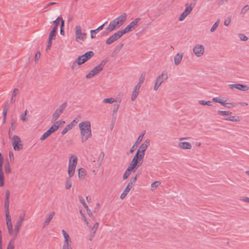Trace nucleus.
<instances>
[{
  "label": "nucleus",
  "instance_id": "obj_1",
  "mask_svg": "<svg viewBox=\"0 0 249 249\" xmlns=\"http://www.w3.org/2000/svg\"><path fill=\"white\" fill-rule=\"evenodd\" d=\"M77 163V157L74 155H71L69 159L68 167V177L66 178L65 180V188L67 190L70 189L72 186L71 178L74 175Z\"/></svg>",
  "mask_w": 249,
  "mask_h": 249
},
{
  "label": "nucleus",
  "instance_id": "obj_2",
  "mask_svg": "<svg viewBox=\"0 0 249 249\" xmlns=\"http://www.w3.org/2000/svg\"><path fill=\"white\" fill-rule=\"evenodd\" d=\"M81 141L85 142L92 137L91 123L89 121L81 122L79 124Z\"/></svg>",
  "mask_w": 249,
  "mask_h": 249
},
{
  "label": "nucleus",
  "instance_id": "obj_3",
  "mask_svg": "<svg viewBox=\"0 0 249 249\" xmlns=\"http://www.w3.org/2000/svg\"><path fill=\"white\" fill-rule=\"evenodd\" d=\"M126 14L125 13L122 14L110 22L109 25L107 28V30L108 32H110L116 29L120 28L125 22L126 20Z\"/></svg>",
  "mask_w": 249,
  "mask_h": 249
},
{
  "label": "nucleus",
  "instance_id": "obj_4",
  "mask_svg": "<svg viewBox=\"0 0 249 249\" xmlns=\"http://www.w3.org/2000/svg\"><path fill=\"white\" fill-rule=\"evenodd\" d=\"M65 122L64 121H58L56 122L46 132L40 137V140L43 141L48 138L51 135L58 130L59 126H63Z\"/></svg>",
  "mask_w": 249,
  "mask_h": 249
},
{
  "label": "nucleus",
  "instance_id": "obj_5",
  "mask_svg": "<svg viewBox=\"0 0 249 249\" xmlns=\"http://www.w3.org/2000/svg\"><path fill=\"white\" fill-rule=\"evenodd\" d=\"M65 122L64 121H58L56 122L46 132L40 137V140L43 141L48 138L51 135L58 130L59 126H63Z\"/></svg>",
  "mask_w": 249,
  "mask_h": 249
},
{
  "label": "nucleus",
  "instance_id": "obj_6",
  "mask_svg": "<svg viewBox=\"0 0 249 249\" xmlns=\"http://www.w3.org/2000/svg\"><path fill=\"white\" fill-rule=\"evenodd\" d=\"M143 159V158L139 156L138 154H136L128 167L135 172L137 168L142 164Z\"/></svg>",
  "mask_w": 249,
  "mask_h": 249
},
{
  "label": "nucleus",
  "instance_id": "obj_7",
  "mask_svg": "<svg viewBox=\"0 0 249 249\" xmlns=\"http://www.w3.org/2000/svg\"><path fill=\"white\" fill-rule=\"evenodd\" d=\"M138 177L139 175L137 174L134 177L131 178H130L129 182L127 183L126 186L125 187V189H124L123 193L120 196V198L121 199H124L126 196L129 191L135 185V184L137 180Z\"/></svg>",
  "mask_w": 249,
  "mask_h": 249
},
{
  "label": "nucleus",
  "instance_id": "obj_8",
  "mask_svg": "<svg viewBox=\"0 0 249 249\" xmlns=\"http://www.w3.org/2000/svg\"><path fill=\"white\" fill-rule=\"evenodd\" d=\"M107 61L104 60H103L98 65L94 67L92 70H91L86 76L87 79H90L96 75L98 74L100 71H101L105 65L107 63Z\"/></svg>",
  "mask_w": 249,
  "mask_h": 249
},
{
  "label": "nucleus",
  "instance_id": "obj_9",
  "mask_svg": "<svg viewBox=\"0 0 249 249\" xmlns=\"http://www.w3.org/2000/svg\"><path fill=\"white\" fill-rule=\"evenodd\" d=\"M62 233L64 239L62 249H73L72 242L69 234L64 230H62Z\"/></svg>",
  "mask_w": 249,
  "mask_h": 249
},
{
  "label": "nucleus",
  "instance_id": "obj_10",
  "mask_svg": "<svg viewBox=\"0 0 249 249\" xmlns=\"http://www.w3.org/2000/svg\"><path fill=\"white\" fill-rule=\"evenodd\" d=\"M12 145L15 151H19L23 149V143L17 135H14L11 139Z\"/></svg>",
  "mask_w": 249,
  "mask_h": 249
},
{
  "label": "nucleus",
  "instance_id": "obj_11",
  "mask_svg": "<svg viewBox=\"0 0 249 249\" xmlns=\"http://www.w3.org/2000/svg\"><path fill=\"white\" fill-rule=\"evenodd\" d=\"M7 229L8 234L9 235L12 236L14 239H15L18 235V231H16L15 230V226L13 228L12 219L5 220Z\"/></svg>",
  "mask_w": 249,
  "mask_h": 249
},
{
  "label": "nucleus",
  "instance_id": "obj_12",
  "mask_svg": "<svg viewBox=\"0 0 249 249\" xmlns=\"http://www.w3.org/2000/svg\"><path fill=\"white\" fill-rule=\"evenodd\" d=\"M94 55L92 51H89L85 54L79 56L75 60V63L78 65H82L89 60Z\"/></svg>",
  "mask_w": 249,
  "mask_h": 249
},
{
  "label": "nucleus",
  "instance_id": "obj_13",
  "mask_svg": "<svg viewBox=\"0 0 249 249\" xmlns=\"http://www.w3.org/2000/svg\"><path fill=\"white\" fill-rule=\"evenodd\" d=\"M217 113L219 115L223 116H230L228 117L225 118L224 119L226 121H229L231 122H239L240 121V118L239 117H236L234 116H230L232 112L230 111H222V110H218Z\"/></svg>",
  "mask_w": 249,
  "mask_h": 249
},
{
  "label": "nucleus",
  "instance_id": "obj_14",
  "mask_svg": "<svg viewBox=\"0 0 249 249\" xmlns=\"http://www.w3.org/2000/svg\"><path fill=\"white\" fill-rule=\"evenodd\" d=\"M75 34V40L76 41H84L87 37V34L82 32V28L80 25H76L74 29Z\"/></svg>",
  "mask_w": 249,
  "mask_h": 249
},
{
  "label": "nucleus",
  "instance_id": "obj_15",
  "mask_svg": "<svg viewBox=\"0 0 249 249\" xmlns=\"http://www.w3.org/2000/svg\"><path fill=\"white\" fill-rule=\"evenodd\" d=\"M150 145V140L149 139L145 140L144 142L139 147L136 154L144 158L145 151Z\"/></svg>",
  "mask_w": 249,
  "mask_h": 249
},
{
  "label": "nucleus",
  "instance_id": "obj_16",
  "mask_svg": "<svg viewBox=\"0 0 249 249\" xmlns=\"http://www.w3.org/2000/svg\"><path fill=\"white\" fill-rule=\"evenodd\" d=\"M188 138L181 137L179 138V142L178 143V146L183 150H190L192 148V144L189 142H181L184 140L187 139Z\"/></svg>",
  "mask_w": 249,
  "mask_h": 249
},
{
  "label": "nucleus",
  "instance_id": "obj_17",
  "mask_svg": "<svg viewBox=\"0 0 249 249\" xmlns=\"http://www.w3.org/2000/svg\"><path fill=\"white\" fill-rule=\"evenodd\" d=\"M67 106L66 103H64L60 105V106L56 109L53 115L52 119L53 121H56L61 115Z\"/></svg>",
  "mask_w": 249,
  "mask_h": 249
},
{
  "label": "nucleus",
  "instance_id": "obj_18",
  "mask_svg": "<svg viewBox=\"0 0 249 249\" xmlns=\"http://www.w3.org/2000/svg\"><path fill=\"white\" fill-rule=\"evenodd\" d=\"M124 35L123 33L121 30L118 31L116 33L113 34L110 37L107 38L106 40V43L107 45H110L112 44L113 42H115L119 38H120L121 36Z\"/></svg>",
  "mask_w": 249,
  "mask_h": 249
},
{
  "label": "nucleus",
  "instance_id": "obj_19",
  "mask_svg": "<svg viewBox=\"0 0 249 249\" xmlns=\"http://www.w3.org/2000/svg\"><path fill=\"white\" fill-rule=\"evenodd\" d=\"M25 213L23 212L21 213L18 218V220L17 221L15 224V230L16 231H18L19 233L20 228L22 225L23 222L25 219Z\"/></svg>",
  "mask_w": 249,
  "mask_h": 249
},
{
  "label": "nucleus",
  "instance_id": "obj_20",
  "mask_svg": "<svg viewBox=\"0 0 249 249\" xmlns=\"http://www.w3.org/2000/svg\"><path fill=\"white\" fill-rule=\"evenodd\" d=\"M3 164V158L2 154L0 153V186L3 187L4 185V173L2 169Z\"/></svg>",
  "mask_w": 249,
  "mask_h": 249
},
{
  "label": "nucleus",
  "instance_id": "obj_21",
  "mask_svg": "<svg viewBox=\"0 0 249 249\" xmlns=\"http://www.w3.org/2000/svg\"><path fill=\"white\" fill-rule=\"evenodd\" d=\"M204 51V46L200 44H196L193 48V52L197 57L201 56L203 54Z\"/></svg>",
  "mask_w": 249,
  "mask_h": 249
},
{
  "label": "nucleus",
  "instance_id": "obj_22",
  "mask_svg": "<svg viewBox=\"0 0 249 249\" xmlns=\"http://www.w3.org/2000/svg\"><path fill=\"white\" fill-rule=\"evenodd\" d=\"M229 88L232 89L235 88L241 91H248L249 90V87L245 85L236 84H230L229 85Z\"/></svg>",
  "mask_w": 249,
  "mask_h": 249
},
{
  "label": "nucleus",
  "instance_id": "obj_23",
  "mask_svg": "<svg viewBox=\"0 0 249 249\" xmlns=\"http://www.w3.org/2000/svg\"><path fill=\"white\" fill-rule=\"evenodd\" d=\"M193 7L191 6H187L183 12L180 15L178 20H183L192 12Z\"/></svg>",
  "mask_w": 249,
  "mask_h": 249
},
{
  "label": "nucleus",
  "instance_id": "obj_24",
  "mask_svg": "<svg viewBox=\"0 0 249 249\" xmlns=\"http://www.w3.org/2000/svg\"><path fill=\"white\" fill-rule=\"evenodd\" d=\"M168 78V73L166 71H163L161 74L159 75L156 79V81L160 84H161L164 81Z\"/></svg>",
  "mask_w": 249,
  "mask_h": 249
},
{
  "label": "nucleus",
  "instance_id": "obj_25",
  "mask_svg": "<svg viewBox=\"0 0 249 249\" xmlns=\"http://www.w3.org/2000/svg\"><path fill=\"white\" fill-rule=\"evenodd\" d=\"M99 223L98 222H95L93 226L92 227H91L90 225V227H89L90 229V233L89 236V239L90 240H92V238L94 237L95 233L98 228L99 227Z\"/></svg>",
  "mask_w": 249,
  "mask_h": 249
},
{
  "label": "nucleus",
  "instance_id": "obj_26",
  "mask_svg": "<svg viewBox=\"0 0 249 249\" xmlns=\"http://www.w3.org/2000/svg\"><path fill=\"white\" fill-rule=\"evenodd\" d=\"M87 171L83 168H80L78 170V176L80 180H84L87 176Z\"/></svg>",
  "mask_w": 249,
  "mask_h": 249
},
{
  "label": "nucleus",
  "instance_id": "obj_27",
  "mask_svg": "<svg viewBox=\"0 0 249 249\" xmlns=\"http://www.w3.org/2000/svg\"><path fill=\"white\" fill-rule=\"evenodd\" d=\"M140 87L139 85H136L134 87V89H133V91L132 92V95H131V99L132 101H134L137 98V96L139 94V90L140 89Z\"/></svg>",
  "mask_w": 249,
  "mask_h": 249
},
{
  "label": "nucleus",
  "instance_id": "obj_28",
  "mask_svg": "<svg viewBox=\"0 0 249 249\" xmlns=\"http://www.w3.org/2000/svg\"><path fill=\"white\" fill-rule=\"evenodd\" d=\"M19 93V90L15 88L13 89L11 97V103L14 104L16 101V96Z\"/></svg>",
  "mask_w": 249,
  "mask_h": 249
},
{
  "label": "nucleus",
  "instance_id": "obj_29",
  "mask_svg": "<svg viewBox=\"0 0 249 249\" xmlns=\"http://www.w3.org/2000/svg\"><path fill=\"white\" fill-rule=\"evenodd\" d=\"M59 21H61V28H63L64 26V20L62 19V18L60 17H58L56 20L53 21H52L51 23L54 24V27H56V29H58V26L59 24Z\"/></svg>",
  "mask_w": 249,
  "mask_h": 249
},
{
  "label": "nucleus",
  "instance_id": "obj_30",
  "mask_svg": "<svg viewBox=\"0 0 249 249\" xmlns=\"http://www.w3.org/2000/svg\"><path fill=\"white\" fill-rule=\"evenodd\" d=\"M183 57V53H178L174 57V63L176 65H178L180 63Z\"/></svg>",
  "mask_w": 249,
  "mask_h": 249
},
{
  "label": "nucleus",
  "instance_id": "obj_31",
  "mask_svg": "<svg viewBox=\"0 0 249 249\" xmlns=\"http://www.w3.org/2000/svg\"><path fill=\"white\" fill-rule=\"evenodd\" d=\"M55 214L54 212H51L49 215L48 217L45 219L43 223V226L46 227L48 226L51 220L53 219V216Z\"/></svg>",
  "mask_w": 249,
  "mask_h": 249
},
{
  "label": "nucleus",
  "instance_id": "obj_32",
  "mask_svg": "<svg viewBox=\"0 0 249 249\" xmlns=\"http://www.w3.org/2000/svg\"><path fill=\"white\" fill-rule=\"evenodd\" d=\"M132 172H135L134 171L131 170V169L127 167L125 171L123 174V178L124 180L126 179L130 176V174Z\"/></svg>",
  "mask_w": 249,
  "mask_h": 249
},
{
  "label": "nucleus",
  "instance_id": "obj_33",
  "mask_svg": "<svg viewBox=\"0 0 249 249\" xmlns=\"http://www.w3.org/2000/svg\"><path fill=\"white\" fill-rule=\"evenodd\" d=\"M57 29H56V27H53L52 30L49 34V40H53L54 37L55 36Z\"/></svg>",
  "mask_w": 249,
  "mask_h": 249
},
{
  "label": "nucleus",
  "instance_id": "obj_34",
  "mask_svg": "<svg viewBox=\"0 0 249 249\" xmlns=\"http://www.w3.org/2000/svg\"><path fill=\"white\" fill-rule=\"evenodd\" d=\"M74 126V124H72V123H71L70 124L67 125L62 131V134L63 135L67 133L69 130H71L73 127Z\"/></svg>",
  "mask_w": 249,
  "mask_h": 249
},
{
  "label": "nucleus",
  "instance_id": "obj_35",
  "mask_svg": "<svg viewBox=\"0 0 249 249\" xmlns=\"http://www.w3.org/2000/svg\"><path fill=\"white\" fill-rule=\"evenodd\" d=\"M213 101L215 103H218L223 106H226L228 104H226L225 101H223V99L219 97H214L213 98Z\"/></svg>",
  "mask_w": 249,
  "mask_h": 249
},
{
  "label": "nucleus",
  "instance_id": "obj_36",
  "mask_svg": "<svg viewBox=\"0 0 249 249\" xmlns=\"http://www.w3.org/2000/svg\"><path fill=\"white\" fill-rule=\"evenodd\" d=\"M134 29L132 27V26L129 24L125 28H124L123 30H121V31L123 33V34L124 35L125 34H126L132 30H133Z\"/></svg>",
  "mask_w": 249,
  "mask_h": 249
},
{
  "label": "nucleus",
  "instance_id": "obj_37",
  "mask_svg": "<svg viewBox=\"0 0 249 249\" xmlns=\"http://www.w3.org/2000/svg\"><path fill=\"white\" fill-rule=\"evenodd\" d=\"M145 73L144 72L142 73L139 78V83L136 85H139L141 87L142 85V83H143L145 78Z\"/></svg>",
  "mask_w": 249,
  "mask_h": 249
},
{
  "label": "nucleus",
  "instance_id": "obj_38",
  "mask_svg": "<svg viewBox=\"0 0 249 249\" xmlns=\"http://www.w3.org/2000/svg\"><path fill=\"white\" fill-rule=\"evenodd\" d=\"M116 102V100L114 99V98H105L103 100V102L104 103L107 104H113Z\"/></svg>",
  "mask_w": 249,
  "mask_h": 249
},
{
  "label": "nucleus",
  "instance_id": "obj_39",
  "mask_svg": "<svg viewBox=\"0 0 249 249\" xmlns=\"http://www.w3.org/2000/svg\"><path fill=\"white\" fill-rule=\"evenodd\" d=\"M140 21V18H135L134 20L131 21L129 24L134 29L137 26L138 23Z\"/></svg>",
  "mask_w": 249,
  "mask_h": 249
},
{
  "label": "nucleus",
  "instance_id": "obj_40",
  "mask_svg": "<svg viewBox=\"0 0 249 249\" xmlns=\"http://www.w3.org/2000/svg\"><path fill=\"white\" fill-rule=\"evenodd\" d=\"M160 185V182L159 181H156L151 184V190L154 191L158 186Z\"/></svg>",
  "mask_w": 249,
  "mask_h": 249
},
{
  "label": "nucleus",
  "instance_id": "obj_41",
  "mask_svg": "<svg viewBox=\"0 0 249 249\" xmlns=\"http://www.w3.org/2000/svg\"><path fill=\"white\" fill-rule=\"evenodd\" d=\"M105 157V153L103 152H101L98 156V162L99 163V166L101 165L103 160H104Z\"/></svg>",
  "mask_w": 249,
  "mask_h": 249
},
{
  "label": "nucleus",
  "instance_id": "obj_42",
  "mask_svg": "<svg viewBox=\"0 0 249 249\" xmlns=\"http://www.w3.org/2000/svg\"><path fill=\"white\" fill-rule=\"evenodd\" d=\"M4 170H5V172L6 174H9L11 173V169L10 165V164L9 162H7L6 164H5Z\"/></svg>",
  "mask_w": 249,
  "mask_h": 249
},
{
  "label": "nucleus",
  "instance_id": "obj_43",
  "mask_svg": "<svg viewBox=\"0 0 249 249\" xmlns=\"http://www.w3.org/2000/svg\"><path fill=\"white\" fill-rule=\"evenodd\" d=\"M198 103L199 104H200L201 105H203V106H205V105H207L208 106H212V102L210 101H204V100H200L198 101Z\"/></svg>",
  "mask_w": 249,
  "mask_h": 249
},
{
  "label": "nucleus",
  "instance_id": "obj_44",
  "mask_svg": "<svg viewBox=\"0 0 249 249\" xmlns=\"http://www.w3.org/2000/svg\"><path fill=\"white\" fill-rule=\"evenodd\" d=\"M145 134V132H144L143 133L141 134L138 138L137 140L135 142V144H136L137 145H139L140 143L142 141L143 137L144 135Z\"/></svg>",
  "mask_w": 249,
  "mask_h": 249
},
{
  "label": "nucleus",
  "instance_id": "obj_45",
  "mask_svg": "<svg viewBox=\"0 0 249 249\" xmlns=\"http://www.w3.org/2000/svg\"><path fill=\"white\" fill-rule=\"evenodd\" d=\"M219 23H220V19H218L214 23V24L213 25V26L211 28V32H213L216 29V28H217V27L219 25Z\"/></svg>",
  "mask_w": 249,
  "mask_h": 249
},
{
  "label": "nucleus",
  "instance_id": "obj_46",
  "mask_svg": "<svg viewBox=\"0 0 249 249\" xmlns=\"http://www.w3.org/2000/svg\"><path fill=\"white\" fill-rule=\"evenodd\" d=\"M14 239L13 238L12 240H11L7 246V249H14Z\"/></svg>",
  "mask_w": 249,
  "mask_h": 249
},
{
  "label": "nucleus",
  "instance_id": "obj_47",
  "mask_svg": "<svg viewBox=\"0 0 249 249\" xmlns=\"http://www.w3.org/2000/svg\"><path fill=\"white\" fill-rule=\"evenodd\" d=\"M27 113V110H26L24 113L20 115V119L23 122H25L26 121V116Z\"/></svg>",
  "mask_w": 249,
  "mask_h": 249
},
{
  "label": "nucleus",
  "instance_id": "obj_48",
  "mask_svg": "<svg viewBox=\"0 0 249 249\" xmlns=\"http://www.w3.org/2000/svg\"><path fill=\"white\" fill-rule=\"evenodd\" d=\"M8 110V105H5L4 107V108L3 109V112H2L3 117H6Z\"/></svg>",
  "mask_w": 249,
  "mask_h": 249
},
{
  "label": "nucleus",
  "instance_id": "obj_49",
  "mask_svg": "<svg viewBox=\"0 0 249 249\" xmlns=\"http://www.w3.org/2000/svg\"><path fill=\"white\" fill-rule=\"evenodd\" d=\"M9 156L11 162H14V155L12 151H9Z\"/></svg>",
  "mask_w": 249,
  "mask_h": 249
},
{
  "label": "nucleus",
  "instance_id": "obj_50",
  "mask_svg": "<svg viewBox=\"0 0 249 249\" xmlns=\"http://www.w3.org/2000/svg\"><path fill=\"white\" fill-rule=\"evenodd\" d=\"M249 10V6L248 5H245L241 10V14H244Z\"/></svg>",
  "mask_w": 249,
  "mask_h": 249
},
{
  "label": "nucleus",
  "instance_id": "obj_51",
  "mask_svg": "<svg viewBox=\"0 0 249 249\" xmlns=\"http://www.w3.org/2000/svg\"><path fill=\"white\" fill-rule=\"evenodd\" d=\"M5 220L11 219L10 215L9 209L5 210Z\"/></svg>",
  "mask_w": 249,
  "mask_h": 249
},
{
  "label": "nucleus",
  "instance_id": "obj_52",
  "mask_svg": "<svg viewBox=\"0 0 249 249\" xmlns=\"http://www.w3.org/2000/svg\"><path fill=\"white\" fill-rule=\"evenodd\" d=\"M91 38H94L97 32L95 30H91L90 31Z\"/></svg>",
  "mask_w": 249,
  "mask_h": 249
},
{
  "label": "nucleus",
  "instance_id": "obj_53",
  "mask_svg": "<svg viewBox=\"0 0 249 249\" xmlns=\"http://www.w3.org/2000/svg\"><path fill=\"white\" fill-rule=\"evenodd\" d=\"M79 201L83 204V206L85 208H88V206L86 204V203H85V200L82 197H81V196L79 197Z\"/></svg>",
  "mask_w": 249,
  "mask_h": 249
},
{
  "label": "nucleus",
  "instance_id": "obj_54",
  "mask_svg": "<svg viewBox=\"0 0 249 249\" xmlns=\"http://www.w3.org/2000/svg\"><path fill=\"white\" fill-rule=\"evenodd\" d=\"M40 55H41V54H40V52L39 51L37 52L35 55V61L36 62H37V61L40 57Z\"/></svg>",
  "mask_w": 249,
  "mask_h": 249
},
{
  "label": "nucleus",
  "instance_id": "obj_55",
  "mask_svg": "<svg viewBox=\"0 0 249 249\" xmlns=\"http://www.w3.org/2000/svg\"><path fill=\"white\" fill-rule=\"evenodd\" d=\"M52 40H49L48 39V41L47 43V46L46 48V51H48L50 50L52 44Z\"/></svg>",
  "mask_w": 249,
  "mask_h": 249
},
{
  "label": "nucleus",
  "instance_id": "obj_56",
  "mask_svg": "<svg viewBox=\"0 0 249 249\" xmlns=\"http://www.w3.org/2000/svg\"><path fill=\"white\" fill-rule=\"evenodd\" d=\"M138 146V145H137L134 143V145L132 146V147L130 149V151H129L130 153H133L136 150V149L137 148Z\"/></svg>",
  "mask_w": 249,
  "mask_h": 249
},
{
  "label": "nucleus",
  "instance_id": "obj_57",
  "mask_svg": "<svg viewBox=\"0 0 249 249\" xmlns=\"http://www.w3.org/2000/svg\"><path fill=\"white\" fill-rule=\"evenodd\" d=\"M10 193L8 190H7L5 192V200L9 201Z\"/></svg>",
  "mask_w": 249,
  "mask_h": 249
},
{
  "label": "nucleus",
  "instance_id": "obj_58",
  "mask_svg": "<svg viewBox=\"0 0 249 249\" xmlns=\"http://www.w3.org/2000/svg\"><path fill=\"white\" fill-rule=\"evenodd\" d=\"M239 37L241 40H244V41H246L248 39V37L245 35H244L243 34H240Z\"/></svg>",
  "mask_w": 249,
  "mask_h": 249
},
{
  "label": "nucleus",
  "instance_id": "obj_59",
  "mask_svg": "<svg viewBox=\"0 0 249 249\" xmlns=\"http://www.w3.org/2000/svg\"><path fill=\"white\" fill-rule=\"evenodd\" d=\"M230 22H231V18H228L224 21V25L225 26H228L230 24Z\"/></svg>",
  "mask_w": 249,
  "mask_h": 249
},
{
  "label": "nucleus",
  "instance_id": "obj_60",
  "mask_svg": "<svg viewBox=\"0 0 249 249\" xmlns=\"http://www.w3.org/2000/svg\"><path fill=\"white\" fill-rule=\"evenodd\" d=\"M10 201L8 200H5L4 208L5 210L9 209Z\"/></svg>",
  "mask_w": 249,
  "mask_h": 249
},
{
  "label": "nucleus",
  "instance_id": "obj_61",
  "mask_svg": "<svg viewBox=\"0 0 249 249\" xmlns=\"http://www.w3.org/2000/svg\"><path fill=\"white\" fill-rule=\"evenodd\" d=\"M160 85L161 84H159V83L156 81L154 87V89L155 90H157Z\"/></svg>",
  "mask_w": 249,
  "mask_h": 249
},
{
  "label": "nucleus",
  "instance_id": "obj_62",
  "mask_svg": "<svg viewBox=\"0 0 249 249\" xmlns=\"http://www.w3.org/2000/svg\"><path fill=\"white\" fill-rule=\"evenodd\" d=\"M82 217L83 218V220L86 223L87 226L90 227V224L89 222L87 221L85 215L84 214H82Z\"/></svg>",
  "mask_w": 249,
  "mask_h": 249
},
{
  "label": "nucleus",
  "instance_id": "obj_63",
  "mask_svg": "<svg viewBox=\"0 0 249 249\" xmlns=\"http://www.w3.org/2000/svg\"><path fill=\"white\" fill-rule=\"evenodd\" d=\"M241 200L244 202H246V203H249V197H242L241 199Z\"/></svg>",
  "mask_w": 249,
  "mask_h": 249
},
{
  "label": "nucleus",
  "instance_id": "obj_64",
  "mask_svg": "<svg viewBox=\"0 0 249 249\" xmlns=\"http://www.w3.org/2000/svg\"><path fill=\"white\" fill-rule=\"evenodd\" d=\"M107 23V22H106L105 23H104L103 24H102V25H101L100 26H99V27H98L96 29H95V30H96V31L97 32H98V31H100V30H102L103 29V27L104 26V25Z\"/></svg>",
  "mask_w": 249,
  "mask_h": 249
}]
</instances>
